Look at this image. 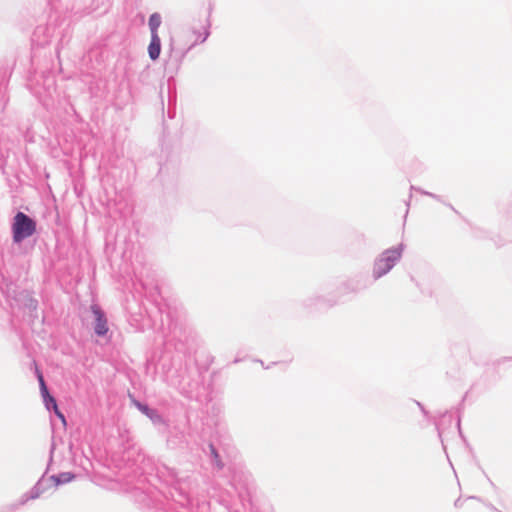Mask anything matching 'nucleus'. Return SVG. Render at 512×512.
<instances>
[{
    "mask_svg": "<svg viewBox=\"0 0 512 512\" xmlns=\"http://www.w3.org/2000/svg\"><path fill=\"white\" fill-rule=\"evenodd\" d=\"M13 241L20 243L24 239L32 236L36 232V222L23 212H18L14 216L12 224Z\"/></svg>",
    "mask_w": 512,
    "mask_h": 512,
    "instance_id": "obj_1",
    "label": "nucleus"
},
{
    "mask_svg": "<svg viewBox=\"0 0 512 512\" xmlns=\"http://www.w3.org/2000/svg\"><path fill=\"white\" fill-rule=\"evenodd\" d=\"M401 250L393 248L386 250L374 264L373 276L378 279L389 272L394 264L400 259Z\"/></svg>",
    "mask_w": 512,
    "mask_h": 512,
    "instance_id": "obj_2",
    "label": "nucleus"
},
{
    "mask_svg": "<svg viewBox=\"0 0 512 512\" xmlns=\"http://www.w3.org/2000/svg\"><path fill=\"white\" fill-rule=\"evenodd\" d=\"M91 311L95 317V326H94L95 333L99 336L106 335L109 328H108V324H107V318H106L104 312L97 305H92Z\"/></svg>",
    "mask_w": 512,
    "mask_h": 512,
    "instance_id": "obj_3",
    "label": "nucleus"
},
{
    "mask_svg": "<svg viewBox=\"0 0 512 512\" xmlns=\"http://www.w3.org/2000/svg\"><path fill=\"white\" fill-rule=\"evenodd\" d=\"M36 375H37V379L39 381L41 394H42V397H43L46 405L51 404L52 407H55V405H57L56 400H55L54 397H52L49 394V391H48L47 386L45 384L43 375H42L41 371L37 367H36Z\"/></svg>",
    "mask_w": 512,
    "mask_h": 512,
    "instance_id": "obj_4",
    "label": "nucleus"
},
{
    "mask_svg": "<svg viewBox=\"0 0 512 512\" xmlns=\"http://www.w3.org/2000/svg\"><path fill=\"white\" fill-rule=\"evenodd\" d=\"M161 51V41L158 34H154L151 36V42L148 47V53L152 60H156Z\"/></svg>",
    "mask_w": 512,
    "mask_h": 512,
    "instance_id": "obj_5",
    "label": "nucleus"
},
{
    "mask_svg": "<svg viewBox=\"0 0 512 512\" xmlns=\"http://www.w3.org/2000/svg\"><path fill=\"white\" fill-rule=\"evenodd\" d=\"M208 36V26L206 24H203L199 27L198 31H193L192 35H190L189 38L192 44H199L203 43Z\"/></svg>",
    "mask_w": 512,
    "mask_h": 512,
    "instance_id": "obj_6",
    "label": "nucleus"
},
{
    "mask_svg": "<svg viewBox=\"0 0 512 512\" xmlns=\"http://www.w3.org/2000/svg\"><path fill=\"white\" fill-rule=\"evenodd\" d=\"M161 24V17L157 13H153L149 18V27L151 30V36L157 34V29Z\"/></svg>",
    "mask_w": 512,
    "mask_h": 512,
    "instance_id": "obj_7",
    "label": "nucleus"
},
{
    "mask_svg": "<svg viewBox=\"0 0 512 512\" xmlns=\"http://www.w3.org/2000/svg\"><path fill=\"white\" fill-rule=\"evenodd\" d=\"M210 451H211V454L214 458V461H215V464L217 466L218 469H222L223 468V463L220 459V456L218 454V452L216 451L215 447L213 445H210Z\"/></svg>",
    "mask_w": 512,
    "mask_h": 512,
    "instance_id": "obj_8",
    "label": "nucleus"
},
{
    "mask_svg": "<svg viewBox=\"0 0 512 512\" xmlns=\"http://www.w3.org/2000/svg\"><path fill=\"white\" fill-rule=\"evenodd\" d=\"M73 475L71 473H63L59 476V478L57 479V482L58 483H65V482H69L73 479Z\"/></svg>",
    "mask_w": 512,
    "mask_h": 512,
    "instance_id": "obj_9",
    "label": "nucleus"
},
{
    "mask_svg": "<svg viewBox=\"0 0 512 512\" xmlns=\"http://www.w3.org/2000/svg\"><path fill=\"white\" fill-rule=\"evenodd\" d=\"M53 410H54L55 414L57 415V417L61 420V422L64 425H66V418H65L64 414L59 410L58 405H55V407H53Z\"/></svg>",
    "mask_w": 512,
    "mask_h": 512,
    "instance_id": "obj_10",
    "label": "nucleus"
},
{
    "mask_svg": "<svg viewBox=\"0 0 512 512\" xmlns=\"http://www.w3.org/2000/svg\"><path fill=\"white\" fill-rule=\"evenodd\" d=\"M137 407H138V408H139V410H140L141 412H143L144 414H146V415H148V416L150 415V411H151V410H150L146 405H142V404L138 403V404H137Z\"/></svg>",
    "mask_w": 512,
    "mask_h": 512,
    "instance_id": "obj_11",
    "label": "nucleus"
}]
</instances>
